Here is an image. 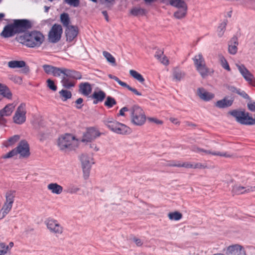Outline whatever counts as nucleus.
I'll list each match as a JSON object with an SVG mask.
<instances>
[{"label":"nucleus","mask_w":255,"mask_h":255,"mask_svg":"<svg viewBox=\"0 0 255 255\" xmlns=\"http://www.w3.org/2000/svg\"><path fill=\"white\" fill-rule=\"evenodd\" d=\"M18 40L29 47H39L44 41V36L40 31L34 30L25 33L18 38Z\"/></svg>","instance_id":"nucleus-1"},{"label":"nucleus","mask_w":255,"mask_h":255,"mask_svg":"<svg viewBox=\"0 0 255 255\" xmlns=\"http://www.w3.org/2000/svg\"><path fill=\"white\" fill-rule=\"evenodd\" d=\"M17 154H19V158H27L29 156L30 154V148L26 140H21L16 147L2 155V157L4 159L9 158Z\"/></svg>","instance_id":"nucleus-2"},{"label":"nucleus","mask_w":255,"mask_h":255,"mask_svg":"<svg viewBox=\"0 0 255 255\" xmlns=\"http://www.w3.org/2000/svg\"><path fill=\"white\" fill-rule=\"evenodd\" d=\"M103 123L110 129L118 134H129L131 131L129 127L125 124L117 122L113 118H108L104 119Z\"/></svg>","instance_id":"nucleus-3"},{"label":"nucleus","mask_w":255,"mask_h":255,"mask_svg":"<svg viewBox=\"0 0 255 255\" xmlns=\"http://www.w3.org/2000/svg\"><path fill=\"white\" fill-rule=\"evenodd\" d=\"M130 122L136 126L143 125L146 121V116L139 106L134 105L130 108Z\"/></svg>","instance_id":"nucleus-4"},{"label":"nucleus","mask_w":255,"mask_h":255,"mask_svg":"<svg viewBox=\"0 0 255 255\" xmlns=\"http://www.w3.org/2000/svg\"><path fill=\"white\" fill-rule=\"evenodd\" d=\"M75 137L71 134L66 133L59 137L58 145L62 150H71L75 149L76 145Z\"/></svg>","instance_id":"nucleus-5"},{"label":"nucleus","mask_w":255,"mask_h":255,"mask_svg":"<svg viewBox=\"0 0 255 255\" xmlns=\"http://www.w3.org/2000/svg\"><path fill=\"white\" fill-rule=\"evenodd\" d=\"M231 115L236 118L237 122L242 125H253L255 124V118L249 116V113L245 111H239L235 110L230 111Z\"/></svg>","instance_id":"nucleus-6"},{"label":"nucleus","mask_w":255,"mask_h":255,"mask_svg":"<svg viewBox=\"0 0 255 255\" xmlns=\"http://www.w3.org/2000/svg\"><path fill=\"white\" fill-rule=\"evenodd\" d=\"M194 65L197 71L202 77L204 78L208 75L209 69L206 65L204 58L201 53H199L193 58Z\"/></svg>","instance_id":"nucleus-7"},{"label":"nucleus","mask_w":255,"mask_h":255,"mask_svg":"<svg viewBox=\"0 0 255 255\" xmlns=\"http://www.w3.org/2000/svg\"><path fill=\"white\" fill-rule=\"evenodd\" d=\"M82 163L84 177L85 179L89 176L91 165L94 164L93 159L92 156L86 154H83L80 157Z\"/></svg>","instance_id":"nucleus-8"},{"label":"nucleus","mask_w":255,"mask_h":255,"mask_svg":"<svg viewBox=\"0 0 255 255\" xmlns=\"http://www.w3.org/2000/svg\"><path fill=\"white\" fill-rule=\"evenodd\" d=\"M26 105L24 103H21L17 107L13 117V121L15 124L21 125L26 121Z\"/></svg>","instance_id":"nucleus-9"},{"label":"nucleus","mask_w":255,"mask_h":255,"mask_svg":"<svg viewBox=\"0 0 255 255\" xmlns=\"http://www.w3.org/2000/svg\"><path fill=\"white\" fill-rule=\"evenodd\" d=\"M62 32L63 29L61 25L54 24L48 33L49 41L53 43L58 42L61 39Z\"/></svg>","instance_id":"nucleus-10"},{"label":"nucleus","mask_w":255,"mask_h":255,"mask_svg":"<svg viewBox=\"0 0 255 255\" xmlns=\"http://www.w3.org/2000/svg\"><path fill=\"white\" fill-rule=\"evenodd\" d=\"M13 24L17 33L24 32L32 26L31 21L26 19L14 20Z\"/></svg>","instance_id":"nucleus-11"},{"label":"nucleus","mask_w":255,"mask_h":255,"mask_svg":"<svg viewBox=\"0 0 255 255\" xmlns=\"http://www.w3.org/2000/svg\"><path fill=\"white\" fill-rule=\"evenodd\" d=\"M45 223L50 232L55 234L61 235L63 232V227L58 222L53 219H48Z\"/></svg>","instance_id":"nucleus-12"},{"label":"nucleus","mask_w":255,"mask_h":255,"mask_svg":"<svg viewBox=\"0 0 255 255\" xmlns=\"http://www.w3.org/2000/svg\"><path fill=\"white\" fill-rule=\"evenodd\" d=\"M7 66L10 68H22L21 70V73L27 74L30 72L29 67L26 65L25 61L21 60H12L7 63Z\"/></svg>","instance_id":"nucleus-13"},{"label":"nucleus","mask_w":255,"mask_h":255,"mask_svg":"<svg viewBox=\"0 0 255 255\" xmlns=\"http://www.w3.org/2000/svg\"><path fill=\"white\" fill-rule=\"evenodd\" d=\"M255 191V186L244 187L239 185H235L233 187L232 192L233 194H242Z\"/></svg>","instance_id":"nucleus-14"},{"label":"nucleus","mask_w":255,"mask_h":255,"mask_svg":"<svg viewBox=\"0 0 255 255\" xmlns=\"http://www.w3.org/2000/svg\"><path fill=\"white\" fill-rule=\"evenodd\" d=\"M100 135V133L95 128H90L87 129L86 132L84 134L82 141L83 142H90Z\"/></svg>","instance_id":"nucleus-15"},{"label":"nucleus","mask_w":255,"mask_h":255,"mask_svg":"<svg viewBox=\"0 0 255 255\" xmlns=\"http://www.w3.org/2000/svg\"><path fill=\"white\" fill-rule=\"evenodd\" d=\"M65 34L67 41H72L78 33V28L77 26L70 25L66 27Z\"/></svg>","instance_id":"nucleus-16"},{"label":"nucleus","mask_w":255,"mask_h":255,"mask_svg":"<svg viewBox=\"0 0 255 255\" xmlns=\"http://www.w3.org/2000/svg\"><path fill=\"white\" fill-rule=\"evenodd\" d=\"M240 72L250 84H251L254 79V75L246 68L244 65L236 64Z\"/></svg>","instance_id":"nucleus-17"},{"label":"nucleus","mask_w":255,"mask_h":255,"mask_svg":"<svg viewBox=\"0 0 255 255\" xmlns=\"http://www.w3.org/2000/svg\"><path fill=\"white\" fill-rule=\"evenodd\" d=\"M16 33L13 24H8L4 27L0 36L4 38H8L13 36Z\"/></svg>","instance_id":"nucleus-18"},{"label":"nucleus","mask_w":255,"mask_h":255,"mask_svg":"<svg viewBox=\"0 0 255 255\" xmlns=\"http://www.w3.org/2000/svg\"><path fill=\"white\" fill-rule=\"evenodd\" d=\"M197 95L202 100L208 101L214 97V94L206 91L204 88H198Z\"/></svg>","instance_id":"nucleus-19"},{"label":"nucleus","mask_w":255,"mask_h":255,"mask_svg":"<svg viewBox=\"0 0 255 255\" xmlns=\"http://www.w3.org/2000/svg\"><path fill=\"white\" fill-rule=\"evenodd\" d=\"M79 92L84 96H88L92 92V87L88 82L81 83L79 85Z\"/></svg>","instance_id":"nucleus-20"},{"label":"nucleus","mask_w":255,"mask_h":255,"mask_svg":"<svg viewBox=\"0 0 255 255\" xmlns=\"http://www.w3.org/2000/svg\"><path fill=\"white\" fill-rule=\"evenodd\" d=\"M238 44L239 43L237 37H233L228 44V51L231 54L234 55L237 52V46Z\"/></svg>","instance_id":"nucleus-21"},{"label":"nucleus","mask_w":255,"mask_h":255,"mask_svg":"<svg viewBox=\"0 0 255 255\" xmlns=\"http://www.w3.org/2000/svg\"><path fill=\"white\" fill-rule=\"evenodd\" d=\"M16 104L11 103L6 105L3 109L0 110V115L5 117L10 116L13 112Z\"/></svg>","instance_id":"nucleus-22"},{"label":"nucleus","mask_w":255,"mask_h":255,"mask_svg":"<svg viewBox=\"0 0 255 255\" xmlns=\"http://www.w3.org/2000/svg\"><path fill=\"white\" fill-rule=\"evenodd\" d=\"M106 97V93L102 90L97 92H94L91 96L92 98L94 99V104H97L99 102H102L104 101Z\"/></svg>","instance_id":"nucleus-23"},{"label":"nucleus","mask_w":255,"mask_h":255,"mask_svg":"<svg viewBox=\"0 0 255 255\" xmlns=\"http://www.w3.org/2000/svg\"><path fill=\"white\" fill-rule=\"evenodd\" d=\"M234 102V99L231 98L229 100L227 97L223 99L218 101L216 103V106L219 108H225L232 106Z\"/></svg>","instance_id":"nucleus-24"},{"label":"nucleus","mask_w":255,"mask_h":255,"mask_svg":"<svg viewBox=\"0 0 255 255\" xmlns=\"http://www.w3.org/2000/svg\"><path fill=\"white\" fill-rule=\"evenodd\" d=\"M65 72V76L69 78L75 80H79L82 78V74L78 71L66 68Z\"/></svg>","instance_id":"nucleus-25"},{"label":"nucleus","mask_w":255,"mask_h":255,"mask_svg":"<svg viewBox=\"0 0 255 255\" xmlns=\"http://www.w3.org/2000/svg\"><path fill=\"white\" fill-rule=\"evenodd\" d=\"M47 188L52 193L58 195L61 194L63 191V187L56 183L49 184L47 186Z\"/></svg>","instance_id":"nucleus-26"},{"label":"nucleus","mask_w":255,"mask_h":255,"mask_svg":"<svg viewBox=\"0 0 255 255\" xmlns=\"http://www.w3.org/2000/svg\"><path fill=\"white\" fill-rule=\"evenodd\" d=\"M20 139V136L19 135H14L4 142V145L6 147L11 146L14 145L16 142H17Z\"/></svg>","instance_id":"nucleus-27"},{"label":"nucleus","mask_w":255,"mask_h":255,"mask_svg":"<svg viewBox=\"0 0 255 255\" xmlns=\"http://www.w3.org/2000/svg\"><path fill=\"white\" fill-rule=\"evenodd\" d=\"M60 18L61 22L64 27H67L70 26V19L67 13L63 12L61 14Z\"/></svg>","instance_id":"nucleus-28"},{"label":"nucleus","mask_w":255,"mask_h":255,"mask_svg":"<svg viewBox=\"0 0 255 255\" xmlns=\"http://www.w3.org/2000/svg\"><path fill=\"white\" fill-rule=\"evenodd\" d=\"M169 3L171 5L178 8H187L185 2L181 0H170Z\"/></svg>","instance_id":"nucleus-29"},{"label":"nucleus","mask_w":255,"mask_h":255,"mask_svg":"<svg viewBox=\"0 0 255 255\" xmlns=\"http://www.w3.org/2000/svg\"><path fill=\"white\" fill-rule=\"evenodd\" d=\"M68 77L64 76L61 81L63 86L66 89H70L75 86V83L70 81Z\"/></svg>","instance_id":"nucleus-30"},{"label":"nucleus","mask_w":255,"mask_h":255,"mask_svg":"<svg viewBox=\"0 0 255 255\" xmlns=\"http://www.w3.org/2000/svg\"><path fill=\"white\" fill-rule=\"evenodd\" d=\"M129 74L133 78L135 79L141 84H143L144 82L145 81L143 76L140 73H138L135 70H130L129 71Z\"/></svg>","instance_id":"nucleus-31"},{"label":"nucleus","mask_w":255,"mask_h":255,"mask_svg":"<svg viewBox=\"0 0 255 255\" xmlns=\"http://www.w3.org/2000/svg\"><path fill=\"white\" fill-rule=\"evenodd\" d=\"M184 73L178 69L176 68L174 70L173 73V79L176 81H180L184 78Z\"/></svg>","instance_id":"nucleus-32"},{"label":"nucleus","mask_w":255,"mask_h":255,"mask_svg":"<svg viewBox=\"0 0 255 255\" xmlns=\"http://www.w3.org/2000/svg\"><path fill=\"white\" fill-rule=\"evenodd\" d=\"M66 68H59L55 67L53 71H52V74L55 77H60L62 75L65 76Z\"/></svg>","instance_id":"nucleus-33"},{"label":"nucleus","mask_w":255,"mask_h":255,"mask_svg":"<svg viewBox=\"0 0 255 255\" xmlns=\"http://www.w3.org/2000/svg\"><path fill=\"white\" fill-rule=\"evenodd\" d=\"M14 191H9L6 193V201L5 203L12 205L14 202V198L15 197Z\"/></svg>","instance_id":"nucleus-34"},{"label":"nucleus","mask_w":255,"mask_h":255,"mask_svg":"<svg viewBox=\"0 0 255 255\" xmlns=\"http://www.w3.org/2000/svg\"><path fill=\"white\" fill-rule=\"evenodd\" d=\"M60 95L62 97V101H66L67 100L71 98L72 93L67 90H62L59 92Z\"/></svg>","instance_id":"nucleus-35"},{"label":"nucleus","mask_w":255,"mask_h":255,"mask_svg":"<svg viewBox=\"0 0 255 255\" xmlns=\"http://www.w3.org/2000/svg\"><path fill=\"white\" fill-rule=\"evenodd\" d=\"M103 54L104 56L106 58L107 60L112 64L113 66L116 65V62L115 58L114 57V56L109 52L107 51H104L103 52Z\"/></svg>","instance_id":"nucleus-36"},{"label":"nucleus","mask_w":255,"mask_h":255,"mask_svg":"<svg viewBox=\"0 0 255 255\" xmlns=\"http://www.w3.org/2000/svg\"><path fill=\"white\" fill-rule=\"evenodd\" d=\"M116 104L117 102L116 100L111 96H108L104 103V105L108 108H111Z\"/></svg>","instance_id":"nucleus-37"},{"label":"nucleus","mask_w":255,"mask_h":255,"mask_svg":"<svg viewBox=\"0 0 255 255\" xmlns=\"http://www.w3.org/2000/svg\"><path fill=\"white\" fill-rule=\"evenodd\" d=\"M168 216L171 220L178 221L182 218V215L178 212H174L169 213Z\"/></svg>","instance_id":"nucleus-38"},{"label":"nucleus","mask_w":255,"mask_h":255,"mask_svg":"<svg viewBox=\"0 0 255 255\" xmlns=\"http://www.w3.org/2000/svg\"><path fill=\"white\" fill-rule=\"evenodd\" d=\"M201 152L204 153L205 154H212L213 155H218L220 156H225L228 157V155L226 154V153H221L220 152L217 151H212L209 150H205L202 148V150H201Z\"/></svg>","instance_id":"nucleus-39"},{"label":"nucleus","mask_w":255,"mask_h":255,"mask_svg":"<svg viewBox=\"0 0 255 255\" xmlns=\"http://www.w3.org/2000/svg\"><path fill=\"white\" fill-rule=\"evenodd\" d=\"M187 8H182L181 9L177 10L176 11L174 15V16L178 19L181 18L183 17H184L186 14V11H187Z\"/></svg>","instance_id":"nucleus-40"},{"label":"nucleus","mask_w":255,"mask_h":255,"mask_svg":"<svg viewBox=\"0 0 255 255\" xmlns=\"http://www.w3.org/2000/svg\"><path fill=\"white\" fill-rule=\"evenodd\" d=\"M80 189L74 185L71 184L67 186L66 189L65 190V192L69 194H75Z\"/></svg>","instance_id":"nucleus-41"},{"label":"nucleus","mask_w":255,"mask_h":255,"mask_svg":"<svg viewBox=\"0 0 255 255\" xmlns=\"http://www.w3.org/2000/svg\"><path fill=\"white\" fill-rule=\"evenodd\" d=\"M227 25V22L224 21L222 22L218 27V35L219 37H222L224 33Z\"/></svg>","instance_id":"nucleus-42"},{"label":"nucleus","mask_w":255,"mask_h":255,"mask_svg":"<svg viewBox=\"0 0 255 255\" xmlns=\"http://www.w3.org/2000/svg\"><path fill=\"white\" fill-rule=\"evenodd\" d=\"M0 95L3 97H5L8 99H11L12 98V93L10 91L9 88L6 86L4 90L0 92Z\"/></svg>","instance_id":"nucleus-43"},{"label":"nucleus","mask_w":255,"mask_h":255,"mask_svg":"<svg viewBox=\"0 0 255 255\" xmlns=\"http://www.w3.org/2000/svg\"><path fill=\"white\" fill-rule=\"evenodd\" d=\"M144 9L140 8H134L132 9L130 11L131 13L135 16L138 15L139 14H143L144 13Z\"/></svg>","instance_id":"nucleus-44"},{"label":"nucleus","mask_w":255,"mask_h":255,"mask_svg":"<svg viewBox=\"0 0 255 255\" xmlns=\"http://www.w3.org/2000/svg\"><path fill=\"white\" fill-rule=\"evenodd\" d=\"M47 87L53 91L57 90V86L55 85L54 81L50 79H48L46 81Z\"/></svg>","instance_id":"nucleus-45"},{"label":"nucleus","mask_w":255,"mask_h":255,"mask_svg":"<svg viewBox=\"0 0 255 255\" xmlns=\"http://www.w3.org/2000/svg\"><path fill=\"white\" fill-rule=\"evenodd\" d=\"M54 66L45 64L42 66L44 72L47 74H52V71L54 70Z\"/></svg>","instance_id":"nucleus-46"},{"label":"nucleus","mask_w":255,"mask_h":255,"mask_svg":"<svg viewBox=\"0 0 255 255\" xmlns=\"http://www.w3.org/2000/svg\"><path fill=\"white\" fill-rule=\"evenodd\" d=\"M9 79L15 83L18 84H21L22 82V79L21 77L19 76H14V75H10L9 77Z\"/></svg>","instance_id":"nucleus-47"},{"label":"nucleus","mask_w":255,"mask_h":255,"mask_svg":"<svg viewBox=\"0 0 255 255\" xmlns=\"http://www.w3.org/2000/svg\"><path fill=\"white\" fill-rule=\"evenodd\" d=\"M220 60L222 66L226 70L230 71L231 69L226 59L223 56H221L220 57Z\"/></svg>","instance_id":"nucleus-48"},{"label":"nucleus","mask_w":255,"mask_h":255,"mask_svg":"<svg viewBox=\"0 0 255 255\" xmlns=\"http://www.w3.org/2000/svg\"><path fill=\"white\" fill-rule=\"evenodd\" d=\"M0 255H4L7 253L8 246H6L3 243H0Z\"/></svg>","instance_id":"nucleus-49"},{"label":"nucleus","mask_w":255,"mask_h":255,"mask_svg":"<svg viewBox=\"0 0 255 255\" xmlns=\"http://www.w3.org/2000/svg\"><path fill=\"white\" fill-rule=\"evenodd\" d=\"M64 1L66 3L74 7H77L80 3L79 0H64Z\"/></svg>","instance_id":"nucleus-50"},{"label":"nucleus","mask_w":255,"mask_h":255,"mask_svg":"<svg viewBox=\"0 0 255 255\" xmlns=\"http://www.w3.org/2000/svg\"><path fill=\"white\" fill-rule=\"evenodd\" d=\"M123 87L127 88L129 91L133 92L136 95H137V96H141L142 95V94L140 92H139L138 91H137V90L136 89L130 87L129 85H128L126 83L125 84V85Z\"/></svg>","instance_id":"nucleus-51"},{"label":"nucleus","mask_w":255,"mask_h":255,"mask_svg":"<svg viewBox=\"0 0 255 255\" xmlns=\"http://www.w3.org/2000/svg\"><path fill=\"white\" fill-rule=\"evenodd\" d=\"M244 6H249L250 8L255 9V0H246Z\"/></svg>","instance_id":"nucleus-52"},{"label":"nucleus","mask_w":255,"mask_h":255,"mask_svg":"<svg viewBox=\"0 0 255 255\" xmlns=\"http://www.w3.org/2000/svg\"><path fill=\"white\" fill-rule=\"evenodd\" d=\"M12 206V205L5 203L4 205L3 206L2 209L0 210L7 214L11 210Z\"/></svg>","instance_id":"nucleus-53"},{"label":"nucleus","mask_w":255,"mask_h":255,"mask_svg":"<svg viewBox=\"0 0 255 255\" xmlns=\"http://www.w3.org/2000/svg\"><path fill=\"white\" fill-rule=\"evenodd\" d=\"M108 76L110 79H114V80H115L119 83V85H120L122 87H123L125 85V84L126 83L125 82H124L120 80L119 78L115 76L109 74Z\"/></svg>","instance_id":"nucleus-54"},{"label":"nucleus","mask_w":255,"mask_h":255,"mask_svg":"<svg viewBox=\"0 0 255 255\" xmlns=\"http://www.w3.org/2000/svg\"><path fill=\"white\" fill-rule=\"evenodd\" d=\"M83 102V99L81 98H78L75 102V104H76V108L78 109H81L83 105H82V103Z\"/></svg>","instance_id":"nucleus-55"},{"label":"nucleus","mask_w":255,"mask_h":255,"mask_svg":"<svg viewBox=\"0 0 255 255\" xmlns=\"http://www.w3.org/2000/svg\"><path fill=\"white\" fill-rule=\"evenodd\" d=\"M237 94L245 99H251L249 96L244 91H241L240 89Z\"/></svg>","instance_id":"nucleus-56"},{"label":"nucleus","mask_w":255,"mask_h":255,"mask_svg":"<svg viewBox=\"0 0 255 255\" xmlns=\"http://www.w3.org/2000/svg\"><path fill=\"white\" fill-rule=\"evenodd\" d=\"M130 109H128L127 107H124L122 108L119 111V113L118 115V116H125L126 112L129 111Z\"/></svg>","instance_id":"nucleus-57"},{"label":"nucleus","mask_w":255,"mask_h":255,"mask_svg":"<svg viewBox=\"0 0 255 255\" xmlns=\"http://www.w3.org/2000/svg\"><path fill=\"white\" fill-rule=\"evenodd\" d=\"M226 88H227V89L228 90H229L230 92H231L232 93H237V94L238 92H239V89H238V88H237L236 87H235V86H233L227 85L226 86Z\"/></svg>","instance_id":"nucleus-58"},{"label":"nucleus","mask_w":255,"mask_h":255,"mask_svg":"<svg viewBox=\"0 0 255 255\" xmlns=\"http://www.w3.org/2000/svg\"><path fill=\"white\" fill-rule=\"evenodd\" d=\"M207 167L206 165L202 164L201 163H196L193 164V168L204 169Z\"/></svg>","instance_id":"nucleus-59"},{"label":"nucleus","mask_w":255,"mask_h":255,"mask_svg":"<svg viewBox=\"0 0 255 255\" xmlns=\"http://www.w3.org/2000/svg\"><path fill=\"white\" fill-rule=\"evenodd\" d=\"M248 108L249 110L252 112L255 111V102L249 103L247 104Z\"/></svg>","instance_id":"nucleus-60"},{"label":"nucleus","mask_w":255,"mask_h":255,"mask_svg":"<svg viewBox=\"0 0 255 255\" xmlns=\"http://www.w3.org/2000/svg\"><path fill=\"white\" fill-rule=\"evenodd\" d=\"M159 60L161 62V63L164 65H166L168 64V60L167 57H166L165 56H163V57H161Z\"/></svg>","instance_id":"nucleus-61"},{"label":"nucleus","mask_w":255,"mask_h":255,"mask_svg":"<svg viewBox=\"0 0 255 255\" xmlns=\"http://www.w3.org/2000/svg\"><path fill=\"white\" fill-rule=\"evenodd\" d=\"M179 166H182L187 168H193V164L189 162H184L181 165H178Z\"/></svg>","instance_id":"nucleus-62"},{"label":"nucleus","mask_w":255,"mask_h":255,"mask_svg":"<svg viewBox=\"0 0 255 255\" xmlns=\"http://www.w3.org/2000/svg\"><path fill=\"white\" fill-rule=\"evenodd\" d=\"M163 54V51L161 50H158L156 52L155 54V57L157 59H159Z\"/></svg>","instance_id":"nucleus-63"},{"label":"nucleus","mask_w":255,"mask_h":255,"mask_svg":"<svg viewBox=\"0 0 255 255\" xmlns=\"http://www.w3.org/2000/svg\"><path fill=\"white\" fill-rule=\"evenodd\" d=\"M191 149L192 151L197 153H201V150H202V148L198 147L196 146H192Z\"/></svg>","instance_id":"nucleus-64"}]
</instances>
